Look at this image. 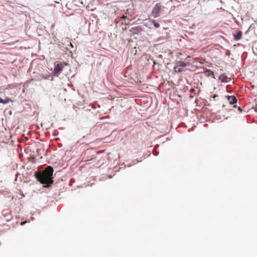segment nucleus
Returning <instances> with one entry per match:
<instances>
[{
    "mask_svg": "<svg viewBox=\"0 0 257 257\" xmlns=\"http://www.w3.org/2000/svg\"><path fill=\"white\" fill-rule=\"evenodd\" d=\"M53 169L51 166H48L43 172H36L35 176L38 181L43 184H51L53 183Z\"/></svg>",
    "mask_w": 257,
    "mask_h": 257,
    "instance_id": "f257e3e1",
    "label": "nucleus"
},
{
    "mask_svg": "<svg viewBox=\"0 0 257 257\" xmlns=\"http://www.w3.org/2000/svg\"><path fill=\"white\" fill-rule=\"evenodd\" d=\"M66 66H68V64L66 62H61L57 64L54 69V75L57 76H58L60 73L62 71L63 68Z\"/></svg>",
    "mask_w": 257,
    "mask_h": 257,
    "instance_id": "f03ea898",
    "label": "nucleus"
},
{
    "mask_svg": "<svg viewBox=\"0 0 257 257\" xmlns=\"http://www.w3.org/2000/svg\"><path fill=\"white\" fill-rule=\"evenodd\" d=\"M161 11V5L160 3L156 4L155 7L153 8L152 14L154 18L159 17L160 15V12Z\"/></svg>",
    "mask_w": 257,
    "mask_h": 257,
    "instance_id": "7ed1b4c3",
    "label": "nucleus"
},
{
    "mask_svg": "<svg viewBox=\"0 0 257 257\" xmlns=\"http://www.w3.org/2000/svg\"><path fill=\"white\" fill-rule=\"evenodd\" d=\"M176 69L178 68L179 67H185L189 65V63L188 62H185L182 61H179L176 62Z\"/></svg>",
    "mask_w": 257,
    "mask_h": 257,
    "instance_id": "20e7f679",
    "label": "nucleus"
},
{
    "mask_svg": "<svg viewBox=\"0 0 257 257\" xmlns=\"http://www.w3.org/2000/svg\"><path fill=\"white\" fill-rule=\"evenodd\" d=\"M219 80L222 82L225 83L229 81L230 79L225 74H221L219 77Z\"/></svg>",
    "mask_w": 257,
    "mask_h": 257,
    "instance_id": "39448f33",
    "label": "nucleus"
},
{
    "mask_svg": "<svg viewBox=\"0 0 257 257\" xmlns=\"http://www.w3.org/2000/svg\"><path fill=\"white\" fill-rule=\"evenodd\" d=\"M227 98L229 103L231 104H233L237 102L236 97L233 95L228 96Z\"/></svg>",
    "mask_w": 257,
    "mask_h": 257,
    "instance_id": "423d86ee",
    "label": "nucleus"
},
{
    "mask_svg": "<svg viewBox=\"0 0 257 257\" xmlns=\"http://www.w3.org/2000/svg\"><path fill=\"white\" fill-rule=\"evenodd\" d=\"M10 102H13V100L10 98L6 97L5 99L0 97V103L3 104H7Z\"/></svg>",
    "mask_w": 257,
    "mask_h": 257,
    "instance_id": "0eeeda50",
    "label": "nucleus"
},
{
    "mask_svg": "<svg viewBox=\"0 0 257 257\" xmlns=\"http://www.w3.org/2000/svg\"><path fill=\"white\" fill-rule=\"evenodd\" d=\"M204 73L206 74L207 76H211L213 78H215L214 72L210 70L206 69Z\"/></svg>",
    "mask_w": 257,
    "mask_h": 257,
    "instance_id": "6e6552de",
    "label": "nucleus"
},
{
    "mask_svg": "<svg viewBox=\"0 0 257 257\" xmlns=\"http://www.w3.org/2000/svg\"><path fill=\"white\" fill-rule=\"evenodd\" d=\"M242 36V32L241 31H238L237 33L234 35V40H239Z\"/></svg>",
    "mask_w": 257,
    "mask_h": 257,
    "instance_id": "1a4fd4ad",
    "label": "nucleus"
},
{
    "mask_svg": "<svg viewBox=\"0 0 257 257\" xmlns=\"http://www.w3.org/2000/svg\"><path fill=\"white\" fill-rule=\"evenodd\" d=\"M126 18V16H123L121 18V19H124V22H122V24H125V25H128V24H130V20L128 19H127V21H126V20H125Z\"/></svg>",
    "mask_w": 257,
    "mask_h": 257,
    "instance_id": "9d476101",
    "label": "nucleus"
},
{
    "mask_svg": "<svg viewBox=\"0 0 257 257\" xmlns=\"http://www.w3.org/2000/svg\"><path fill=\"white\" fill-rule=\"evenodd\" d=\"M174 70L175 72H177V73H180L183 71V70L181 68V67H179L178 68L176 69V65H175V66L174 67Z\"/></svg>",
    "mask_w": 257,
    "mask_h": 257,
    "instance_id": "9b49d317",
    "label": "nucleus"
},
{
    "mask_svg": "<svg viewBox=\"0 0 257 257\" xmlns=\"http://www.w3.org/2000/svg\"><path fill=\"white\" fill-rule=\"evenodd\" d=\"M151 22L153 24L154 26L156 28H158L160 27V25L155 22L154 20H152Z\"/></svg>",
    "mask_w": 257,
    "mask_h": 257,
    "instance_id": "f8f14e48",
    "label": "nucleus"
},
{
    "mask_svg": "<svg viewBox=\"0 0 257 257\" xmlns=\"http://www.w3.org/2000/svg\"><path fill=\"white\" fill-rule=\"evenodd\" d=\"M51 76L50 75H42L41 78L44 79H48Z\"/></svg>",
    "mask_w": 257,
    "mask_h": 257,
    "instance_id": "ddd939ff",
    "label": "nucleus"
}]
</instances>
